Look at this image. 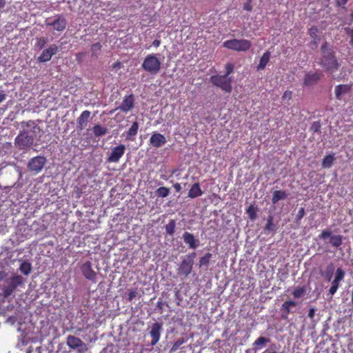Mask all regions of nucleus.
<instances>
[{"label": "nucleus", "instance_id": "obj_1", "mask_svg": "<svg viewBox=\"0 0 353 353\" xmlns=\"http://www.w3.org/2000/svg\"><path fill=\"white\" fill-rule=\"evenodd\" d=\"M318 63L330 74L334 73L340 68L341 64L336 57L333 46L327 41L321 47V57Z\"/></svg>", "mask_w": 353, "mask_h": 353}, {"label": "nucleus", "instance_id": "obj_2", "mask_svg": "<svg viewBox=\"0 0 353 353\" xmlns=\"http://www.w3.org/2000/svg\"><path fill=\"white\" fill-rule=\"evenodd\" d=\"M142 68L152 74L159 72L161 68V62L158 59L157 54H150L147 55L141 65Z\"/></svg>", "mask_w": 353, "mask_h": 353}, {"label": "nucleus", "instance_id": "obj_3", "mask_svg": "<svg viewBox=\"0 0 353 353\" xmlns=\"http://www.w3.org/2000/svg\"><path fill=\"white\" fill-rule=\"evenodd\" d=\"M196 252H193L185 256L176 270L179 276L187 277L192 271L194 259L196 257Z\"/></svg>", "mask_w": 353, "mask_h": 353}, {"label": "nucleus", "instance_id": "obj_4", "mask_svg": "<svg viewBox=\"0 0 353 353\" xmlns=\"http://www.w3.org/2000/svg\"><path fill=\"white\" fill-rule=\"evenodd\" d=\"M223 46L237 52H246L250 49L252 43L250 41L247 39H233L225 41L223 43Z\"/></svg>", "mask_w": 353, "mask_h": 353}, {"label": "nucleus", "instance_id": "obj_5", "mask_svg": "<svg viewBox=\"0 0 353 353\" xmlns=\"http://www.w3.org/2000/svg\"><path fill=\"white\" fill-rule=\"evenodd\" d=\"M210 81L215 86L220 88L225 92L230 93L232 90V79L225 75H212Z\"/></svg>", "mask_w": 353, "mask_h": 353}, {"label": "nucleus", "instance_id": "obj_6", "mask_svg": "<svg viewBox=\"0 0 353 353\" xmlns=\"http://www.w3.org/2000/svg\"><path fill=\"white\" fill-rule=\"evenodd\" d=\"M34 138L28 132H21L15 138V145L20 150H27L33 145Z\"/></svg>", "mask_w": 353, "mask_h": 353}, {"label": "nucleus", "instance_id": "obj_7", "mask_svg": "<svg viewBox=\"0 0 353 353\" xmlns=\"http://www.w3.org/2000/svg\"><path fill=\"white\" fill-rule=\"evenodd\" d=\"M319 238L321 240L330 238V245L336 248H339L343 244V236L340 234L332 235V232L329 230H323L319 235Z\"/></svg>", "mask_w": 353, "mask_h": 353}, {"label": "nucleus", "instance_id": "obj_8", "mask_svg": "<svg viewBox=\"0 0 353 353\" xmlns=\"http://www.w3.org/2000/svg\"><path fill=\"white\" fill-rule=\"evenodd\" d=\"M134 103L135 98L133 94L125 95L121 104L110 112L112 113L116 110H121L123 113H128L134 108Z\"/></svg>", "mask_w": 353, "mask_h": 353}, {"label": "nucleus", "instance_id": "obj_9", "mask_svg": "<svg viewBox=\"0 0 353 353\" xmlns=\"http://www.w3.org/2000/svg\"><path fill=\"white\" fill-rule=\"evenodd\" d=\"M46 159L43 157L37 156L32 158L28 164L29 170L34 173H39L43 168Z\"/></svg>", "mask_w": 353, "mask_h": 353}, {"label": "nucleus", "instance_id": "obj_10", "mask_svg": "<svg viewBox=\"0 0 353 353\" xmlns=\"http://www.w3.org/2000/svg\"><path fill=\"white\" fill-rule=\"evenodd\" d=\"M125 151V145L120 144L118 146L113 148L108 156L107 161L110 163H117L121 157L124 154Z\"/></svg>", "mask_w": 353, "mask_h": 353}, {"label": "nucleus", "instance_id": "obj_11", "mask_svg": "<svg viewBox=\"0 0 353 353\" xmlns=\"http://www.w3.org/2000/svg\"><path fill=\"white\" fill-rule=\"evenodd\" d=\"M81 271L82 274L87 279L94 283L96 282L97 274L92 270V263L90 261H86L81 266Z\"/></svg>", "mask_w": 353, "mask_h": 353}, {"label": "nucleus", "instance_id": "obj_12", "mask_svg": "<svg viewBox=\"0 0 353 353\" xmlns=\"http://www.w3.org/2000/svg\"><path fill=\"white\" fill-rule=\"evenodd\" d=\"M162 330V324L160 323H154L151 326V330L150 332V336L152 338L151 345H155L161 337V332Z\"/></svg>", "mask_w": 353, "mask_h": 353}, {"label": "nucleus", "instance_id": "obj_13", "mask_svg": "<svg viewBox=\"0 0 353 353\" xmlns=\"http://www.w3.org/2000/svg\"><path fill=\"white\" fill-rule=\"evenodd\" d=\"M298 305V303L293 301V300H288L284 301V303L282 304L281 310V319H287L288 317V315L290 313H294V311L292 310V307H296Z\"/></svg>", "mask_w": 353, "mask_h": 353}, {"label": "nucleus", "instance_id": "obj_14", "mask_svg": "<svg viewBox=\"0 0 353 353\" xmlns=\"http://www.w3.org/2000/svg\"><path fill=\"white\" fill-rule=\"evenodd\" d=\"M58 48L56 45L53 44L48 47V48L44 50L41 54L39 57L38 61L40 62H46L50 60L52 55L56 54Z\"/></svg>", "mask_w": 353, "mask_h": 353}, {"label": "nucleus", "instance_id": "obj_15", "mask_svg": "<svg viewBox=\"0 0 353 353\" xmlns=\"http://www.w3.org/2000/svg\"><path fill=\"white\" fill-rule=\"evenodd\" d=\"M352 90V84H340L335 86L334 94L335 97L338 100H341L342 96L348 94Z\"/></svg>", "mask_w": 353, "mask_h": 353}, {"label": "nucleus", "instance_id": "obj_16", "mask_svg": "<svg viewBox=\"0 0 353 353\" xmlns=\"http://www.w3.org/2000/svg\"><path fill=\"white\" fill-rule=\"evenodd\" d=\"M166 139L164 135L159 133L154 132L150 139V143L155 148H160L166 143Z\"/></svg>", "mask_w": 353, "mask_h": 353}, {"label": "nucleus", "instance_id": "obj_17", "mask_svg": "<svg viewBox=\"0 0 353 353\" xmlns=\"http://www.w3.org/2000/svg\"><path fill=\"white\" fill-rule=\"evenodd\" d=\"M90 114L89 110H84L81 112L77 121V128L79 129L83 130L85 128L89 121Z\"/></svg>", "mask_w": 353, "mask_h": 353}, {"label": "nucleus", "instance_id": "obj_18", "mask_svg": "<svg viewBox=\"0 0 353 353\" xmlns=\"http://www.w3.org/2000/svg\"><path fill=\"white\" fill-rule=\"evenodd\" d=\"M183 239L190 249H196L199 246V240L196 239L194 235L190 232H184Z\"/></svg>", "mask_w": 353, "mask_h": 353}, {"label": "nucleus", "instance_id": "obj_19", "mask_svg": "<svg viewBox=\"0 0 353 353\" xmlns=\"http://www.w3.org/2000/svg\"><path fill=\"white\" fill-rule=\"evenodd\" d=\"M322 77L321 73L309 72L305 75L304 84L307 86L313 85L320 80Z\"/></svg>", "mask_w": 353, "mask_h": 353}, {"label": "nucleus", "instance_id": "obj_20", "mask_svg": "<svg viewBox=\"0 0 353 353\" xmlns=\"http://www.w3.org/2000/svg\"><path fill=\"white\" fill-rule=\"evenodd\" d=\"M47 25L52 26L53 29L60 31L63 30L65 28L66 22L64 19H61L59 18L54 19L52 21H50V19H48Z\"/></svg>", "mask_w": 353, "mask_h": 353}, {"label": "nucleus", "instance_id": "obj_21", "mask_svg": "<svg viewBox=\"0 0 353 353\" xmlns=\"http://www.w3.org/2000/svg\"><path fill=\"white\" fill-rule=\"evenodd\" d=\"M203 191L200 188L199 183H194L190 188L188 192V197L194 199L199 197L203 194Z\"/></svg>", "mask_w": 353, "mask_h": 353}, {"label": "nucleus", "instance_id": "obj_22", "mask_svg": "<svg viewBox=\"0 0 353 353\" xmlns=\"http://www.w3.org/2000/svg\"><path fill=\"white\" fill-rule=\"evenodd\" d=\"M308 33L311 38L312 39L311 43L314 44L316 47L321 39V38L319 36V28L316 26H313L309 29Z\"/></svg>", "mask_w": 353, "mask_h": 353}, {"label": "nucleus", "instance_id": "obj_23", "mask_svg": "<svg viewBox=\"0 0 353 353\" xmlns=\"http://www.w3.org/2000/svg\"><path fill=\"white\" fill-rule=\"evenodd\" d=\"M288 196V194L284 190H275L272 196V203L273 204H276L281 200L285 199Z\"/></svg>", "mask_w": 353, "mask_h": 353}, {"label": "nucleus", "instance_id": "obj_24", "mask_svg": "<svg viewBox=\"0 0 353 353\" xmlns=\"http://www.w3.org/2000/svg\"><path fill=\"white\" fill-rule=\"evenodd\" d=\"M68 345L72 348H77L85 345L83 341L75 336H68Z\"/></svg>", "mask_w": 353, "mask_h": 353}, {"label": "nucleus", "instance_id": "obj_25", "mask_svg": "<svg viewBox=\"0 0 353 353\" xmlns=\"http://www.w3.org/2000/svg\"><path fill=\"white\" fill-rule=\"evenodd\" d=\"M270 58V52L269 51H266L265 52H264L260 59L259 65L256 67L257 70H263L265 68L268 63L269 62Z\"/></svg>", "mask_w": 353, "mask_h": 353}, {"label": "nucleus", "instance_id": "obj_26", "mask_svg": "<svg viewBox=\"0 0 353 353\" xmlns=\"http://www.w3.org/2000/svg\"><path fill=\"white\" fill-rule=\"evenodd\" d=\"M335 160L334 155L333 154H328L324 157L322 161V167L323 168H330Z\"/></svg>", "mask_w": 353, "mask_h": 353}, {"label": "nucleus", "instance_id": "obj_27", "mask_svg": "<svg viewBox=\"0 0 353 353\" xmlns=\"http://www.w3.org/2000/svg\"><path fill=\"white\" fill-rule=\"evenodd\" d=\"M176 229V221L174 219L170 221L165 225V232L169 236H173Z\"/></svg>", "mask_w": 353, "mask_h": 353}, {"label": "nucleus", "instance_id": "obj_28", "mask_svg": "<svg viewBox=\"0 0 353 353\" xmlns=\"http://www.w3.org/2000/svg\"><path fill=\"white\" fill-rule=\"evenodd\" d=\"M19 270L24 275H28L32 270V265L28 261H23L19 267Z\"/></svg>", "mask_w": 353, "mask_h": 353}, {"label": "nucleus", "instance_id": "obj_29", "mask_svg": "<svg viewBox=\"0 0 353 353\" xmlns=\"http://www.w3.org/2000/svg\"><path fill=\"white\" fill-rule=\"evenodd\" d=\"M305 292L306 288L305 286H299L293 290L292 294L294 298L299 299L302 297L305 294Z\"/></svg>", "mask_w": 353, "mask_h": 353}, {"label": "nucleus", "instance_id": "obj_30", "mask_svg": "<svg viewBox=\"0 0 353 353\" xmlns=\"http://www.w3.org/2000/svg\"><path fill=\"white\" fill-rule=\"evenodd\" d=\"M93 133L96 137H101L105 135L108 132V129L100 125H95L93 127Z\"/></svg>", "mask_w": 353, "mask_h": 353}, {"label": "nucleus", "instance_id": "obj_31", "mask_svg": "<svg viewBox=\"0 0 353 353\" xmlns=\"http://www.w3.org/2000/svg\"><path fill=\"white\" fill-rule=\"evenodd\" d=\"M138 129H139V124L137 121H134L127 132V139H130L131 137L137 135V134L138 132Z\"/></svg>", "mask_w": 353, "mask_h": 353}, {"label": "nucleus", "instance_id": "obj_32", "mask_svg": "<svg viewBox=\"0 0 353 353\" xmlns=\"http://www.w3.org/2000/svg\"><path fill=\"white\" fill-rule=\"evenodd\" d=\"M212 256V254L210 252L206 253L203 256L199 259V267L208 266L210 263V261Z\"/></svg>", "mask_w": 353, "mask_h": 353}, {"label": "nucleus", "instance_id": "obj_33", "mask_svg": "<svg viewBox=\"0 0 353 353\" xmlns=\"http://www.w3.org/2000/svg\"><path fill=\"white\" fill-rule=\"evenodd\" d=\"M185 340L184 338L181 337L178 339L173 344L172 347L170 349L171 352H176L181 345H182L183 343H185Z\"/></svg>", "mask_w": 353, "mask_h": 353}, {"label": "nucleus", "instance_id": "obj_34", "mask_svg": "<svg viewBox=\"0 0 353 353\" xmlns=\"http://www.w3.org/2000/svg\"><path fill=\"white\" fill-rule=\"evenodd\" d=\"M157 194L159 196L166 197L170 194V189L165 187H160L157 190Z\"/></svg>", "mask_w": 353, "mask_h": 353}, {"label": "nucleus", "instance_id": "obj_35", "mask_svg": "<svg viewBox=\"0 0 353 353\" xmlns=\"http://www.w3.org/2000/svg\"><path fill=\"white\" fill-rule=\"evenodd\" d=\"M246 212L248 214L249 217L252 220H254L256 218V209L253 205H250L246 210Z\"/></svg>", "mask_w": 353, "mask_h": 353}, {"label": "nucleus", "instance_id": "obj_36", "mask_svg": "<svg viewBox=\"0 0 353 353\" xmlns=\"http://www.w3.org/2000/svg\"><path fill=\"white\" fill-rule=\"evenodd\" d=\"M275 228V226L273 223V216H269L267 220V223L265 227V230L268 231H274Z\"/></svg>", "mask_w": 353, "mask_h": 353}, {"label": "nucleus", "instance_id": "obj_37", "mask_svg": "<svg viewBox=\"0 0 353 353\" xmlns=\"http://www.w3.org/2000/svg\"><path fill=\"white\" fill-rule=\"evenodd\" d=\"M269 342L270 339L268 338L260 336L254 342L253 345L255 346H260Z\"/></svg>", "mask_w": 353, "mask_h": 353}, {"label": "nucleus", "instance_id": "obj_38", "mask_svg": "<svg viewBox=\"0 0 353 353\" xmlns=\"http://www.w3.org/2000/svg\"><path fill=\"white\" fill-rule=\"evenodd\" d=\"M101 44L99 42L93 43L91 46V51L92 52V55L97 56L98 52L101 51Z\"/></svg>", "mask_w": 353, "mask_h": 353}, {"label": "nucleus", "instance_id": "obj_39", "mask_svg": "<svg viewBox=\"0 0 353 353\" xmlns=\"http://www.w3.org/2000/svg\"><path fill=\"white\" fill-rule=\"evenodd\" d=\"M225 73L224 75L228 77L234 72V66L232 63H228L225 64Z\"/></svg>", "mask_w": 353, "mask_h": 353}, {"label": "nucleus", "instance_id": "obj_40", "mask_svg": "<svg viewBox=\"0 0 353 353\" xmlns=\"http://www.w3.org/2000/svg\"><path fill=\"white\" fill-rule=\"evenodd\" d=\"M321 125L319 121H314L312 123V125L310 127V130L312 132H318L320 131Z\"/></svg>", "mask_w": 353, "mask_h": 353}, {"label": "nucleus", "instance_id": "obj_41", "mask_svg": "<svg viewBox=\"0 0 353 353\" xmlns=\"http://www.w3.org/2000/svg\"><path fill=\"white\" fill-rule=\"evenodd\" d=\"M345 276V272L341 268H337L335 274V279L341 281Z\"/></svg>", "mask_w": 353, "mask_h": 353}, {"label": "nucleus", "instance_id": "obj_42", "mask_svg": "<svg viewBox=\"0 0 353 353\" xmlns=\"http://www.w3.org/2000/svg\"><path fill=\"white\" fill-rule=\"evenodd\" d=\"M305 210L303 208H300L296 215V222L299 223L305 216Z\"/></svg>", "mask_w": 353, "mask_h": 353}, {"label": "nucleus", "instance_id": "obj_43", "mask_svg": "<svg viewBox=\"0 0 353 353\" xmlns=\"http://www.w3.org/2000/svg\"><path fill=\"white\" fill-rule=\"evenodd\" d=\"M138 292L136 289L131 290L128 293V299L129 301H132L135 297H137Z\"/></svg>", "mask_w": 353, "mask_h": 353}, {"label": "nucleus", "instance_id": "obj_44", "mask_svg": "<svg viewBox=\"0 0 353 353\" xmlns=\"http://www.w3.org/2000/svg\"><path fill=\"white\" fill-rule=\"evenodd\" d=\"M14 290V287H7L4 290H3V296L4 297H8L13 292Z\"/></svg>", "mask_w": 353, "mask_h": 353}, {"label": "nucleus", "instance_id": "obj_45", "mask_svg": "<svg viewBox=\"0 0 353 353\" xmlns=\"http://www.w3.org/2000/svg\"><path fill=\"white\" fill-rule=\"evenodd\" d=\"M47 39L46 38H40L37 43V46L39 48H42L46 43Z\"/></svg>", "mask_w": 353, "mask_h": 353}, {"label": "nucleus", "instance_id": "obj_46", "mask_svg": "<svg viewBox=\"0 0 353 353\" xmlns=\"http://www.w3.org/2000/svg\"><path fill=\"white\" fill-rule=\"evenodd\" d=\"M6 321L11 325H14L17 321V317L16 316H9Z\"/></svg>", "mask_w": 353, "mask_h": 353}, {"label": "nucleus", "instance_id": "obj_47", "mask_svg": "<svg viewBox=\"0 0 353 353\" xmlns=\"http://www.w3.org/2000/svg\"><path fill=\"white\" fill-rule=\"evenodd\" d=\"M347 33L350 37V43L353 47V28L348 30Z\"/></svg>", "mask_w": 353, "mask_h": 353}, {"label": "nucleus", "instance_id": "obj_48", "mask_svg": "<svg viewBox=\"0 0 353 353\" xmlns=\"http://www.w3.org/2000/svg\"><path fill=\"white\" fill-rule=\"evenodd\" d=\"M316 310L314 307H311L308 312V317L312 319L315 315Z\"/></svg>", "mask_w": 353, "mask_h": 353}, {"label": "nucleus", "instance_id": "obj_49", "mask_svg": "<svg viewBox=\"0 0 353 353\" xmlns=\"http://www.w3.org/2000/svg\"><path fill=\"white\" fill-rule=\"evenodd\" d=\"M274 345H272L269 349H267L263 353H277Z\"/></svg>", "mask_w": 353, "mask_h": 353}, {"label": "nucleus", "instance_id": "obj_50", "mask_svg": "<svg viewBox=\"0 0 353 353\" xmlns=\"http://www.w3.org/2000/svg\"><path fill=\"white\" fill-rule=\"evenodd\" d=\"M292 97V92L291 91H285L283 94V99H291Z\"/></svg>", "mask_w": 353, "mask_h": 353}, {"label": "nucleus", "instance_id": "obj_51", "mask_svg": "<svg viewBox=\"0 0 353 353\" xmlns=\"http://www.w3.org/2000/svg\"><path fill=\"white\" fill-rule=\"evenodd\" d=\"M339 288L336 287V286H334V285H331L330 288V290H329V292L331 295H333L336 293L337 289Z\"/></svg>", "mask_w": 353, "mask_h": 353}, {"label": "nucleus", "instance_id": "obj_52", "mask_svg": "<svg viewBox=\"0 0 353 353\" xmlns=\"http://www.w3.org/2000/svg\"><path fill=\"white\" fill-rule=\"evenodd\" d=\"M12 281L15 283L20 284L21 283V278L19 276H16L12 278Z\"/></svg>", "mask_w": 353, "mask_h": 353}, {"label": "nucleus", "instance_id": "obj_53", "mask_svg": "<svg viewBox=\"0 0 353 353\" xmlns=\"http://www.w3.org/2000/svg\"><path fill=\"white\" fill-rule=\"evenodd\" d=\"M161 40H159V39H155V40H154V41H153V42H152V45L154 47H155V48H158V47H159V46L161 45Z\"/></svg>", "mask_w": 353, "mask_h": 353}, {"label": "nucleus", "instance_id": "obj_54", "mask_svg": "<svg viewBox=\"0 0 353 353\" xmlns=\"http://www.w3.org/2000/svg\"><path fill=\"white\" fill-rule=\"evenodd\" d=\"M173 187L175 189L176 192H181V186L180 183H175V184H174Z\"/></svg>", "mask_w": 353, "mask_h": 353}, {"label": "nucleus", "instance_id": "obj_55", "mask_svg": "<svg viewBox=\"0 0 353 353\" xmlns=\"http://www.w3.org/2000/svg\"><path fill=\"white\" fill-rule=\"evenodd\" d=\"M27 126L28 127L33 126L34 129H39V128L37 125H34V123L33 121H28L27 123Z\"/></svg>", "mask_w": 353, "mask_h": 353}, {"label": "nucleus", "instance_id": "obj_56", "mask_svg": "<svg viewBox=\"0 0 353 353\" xmlns=\"http://www.w3.org/2000/svg\"><path fill=\"white\" fill-rule=\"evenodd\" d=\"M41 346L37 347L36 352L37 353H41ZM31 352H32L31 347H29V350L27 352V353H31Z\"/></svg>", "mask_w": 353, "mask_h": 353}, {"label": "nucleus", "instance_id": "obj_57", "mask_svg": "<svg viewBox=\"0 0 353 353\" xmlns=\"http://www.w3.org/2000/svg\"><path fill=\"white\" fill-rule=\"evenodd\" d=\"M339 283H340V281L339 280H336L335 278L333 280V281L332 282V285H334V286H336L337 288H339Z\"/></svg>", "mask_w": 353, "mask_h": 353}, {"label": "nucleus", "instance_id": "obj_58", "mask_svg": "<svg viewBox=\"0 0 353 353\" xmlns=\"http://www.w3.org/2000/svg\"><path fill=\"white\" fill-rule=\"evenodd\" d=\"M6 99V94L4 93H0V103H2Z\"/></svg>", "mask_w": 353, "mask_h": 353}, {"label": "nucleus", "instance_id": "obj_59", "mask_svg": "<svg viewBox=\"0 0 353 353\" xmlns=\"http://www.w3.org/2000/svg\"><path fill=\"white\" fill-rule=\"evenodd\" d=\"M121 67V62L120 61H117L116 63H114L113 65V68H120Z\"/></svg>", "mask_w": 353, "mask_h": 353}, {"label": "nucleus", "instance_id": "obj_60", "mask_svg": "<svg viewBox=\"0 0 353 353\" xmlns=\"http://www.w3.org/2000/svg\"><path fill=\"white\" fill-rule=\"evenodd\" d=\"M6 5V1L4 0H0V8H3Z\"/></svg>", "mask_w": 353, "mask_h": 353}, {"label": "nucleus", "instance_id": "obj_61", "mask_svg": "<svg viewBox=\"0 0 353 353\" xmlns=\"http://www.w3.org/2000/svg\"><path fill=\"white\" fill-rule=\"evenodd\" d=\"M244 9H245V10H247L250 11V10H251L252 7H251V6H250V5L245 6H244Z\"/></svg>", "mask_w": 353, "mask_h": 353}, {"label": "nucleus", "instance_id": "obj_62", "mask_svg": "<svg viewBox=\"0 0 353 353\" xmlns=\"http://www.w3.org/2000/svg\"><path fill=\"white\" fill-rule=\"evenodd\" d=\"M326 276L328 278V280H330V279L332 277V274L331 273H327Z\"/></svg>", "mask_w": 353, "mask_h": 353}, {"label": "nucleus", "instance_id": "obj_63", "mask_svg": "<svg viewBox=\"0 0 353 353\" xmlns=\"http://www.w3.org/2000/svg\"><path fill=\"white\" fill-rule=\"evenodd\" d=\"M343 4H346L348 0H341Z\"/></svg>", "mask_w": 353, "mask_h": 353}]
</instances>
